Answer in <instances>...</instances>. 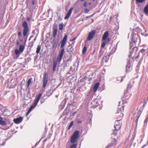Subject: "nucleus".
Returning a JSON list of instances; mask_svg holds the SVG:
<instances>
[{"instance_id": "37998d69", "label": "nucleus", "mask_w": 148, "mask_h": 148, "mask_svg": "<svg viewBox=\"0 0 148 148\" xmlns=\"http://www.w3.org/2000/svg\"><path fill=\"white\" fill-rule=\"evenodd\" d=\"M71 126H69L68 127V130H69L71 128Z\"/></svg>"}, {"instance_id": "49530a36", "label": "nucleus", "mask_w": 148, "mask_h": 148, "mask_svg": "<svg viewBox=\"0 0 148 148\" xmlns=\"http://www.w3.org/2000/svg\"><path fill=\"white\" fill-rule=\"evenodd\" d=\"M112 138V139H111V141H112V140L113 141V139L115 140H116V139H115L112 138Z\"/></svg>"}, {"instance_id": "09e8293b", "label": "nucleus", "mask_w": 148, "mask_h": 148, "mask_svg": "<svg viewBox=\"0 0 148 148\" xmlns=\"http://www.w3.org/2000/svg\"><path fill=\"white\" fill-rule=\"evenodd\" d=\"M16 44L17 45H19V42L18 41H17V42H16Z\"/></svg>"}, {"instance_id": "13d9d810", "label": "nucleus", "mask_w": 148, "mask_h": 148, "mask_svg": "<svg viewBox=\"0 0 148 148\" xmlns=\"http://www.w3.org/2000/svg\"><path fill=\"white\" fill-rule=\"evenodd\" d=\"M92 22H93V19H92Z\"/></svg>"}, {"instance_id": "c85d7f7f", "label": "nucleus", "mask_w": 148, "mask_h": 148, "mask_svg": "<svg viewBox=\"0 0 148 148\" xmlns=\"http://www.w3.org/2000/svg\"><path fill=\"white\" fill-rule=\"evenodd\" d=\"M63 27V25L62 24L61 25H59V29L60 30H62V29Z\"/></svg>"}, {"instance_id": "603ef678", "label": "nucleus", "mask_w": 148, "mask_h": 148, "mask_svg": "<svg viewBox=\"0 0 148 148\" xmlns=\"http://www.w3.org/2000/svg\"><path fill=\"white\" fill-rule=\"evenodd\" d=\"M76 112H74L73 113V115H74V114H76Z\"/></svg>"}, {"instance_id": "c9c22d12", "label": "nucleus", "mask_w": 148, "mask_h": 148, "mask_svg": "<svg viewBox=\"0 0 148 148\" xmlns=\"http://www.w3.org/2000/svg\"><path fill=\"white\" fill-rule=\"evenodd\" d=\"M22 34L21 32H19L18 33V36L20 37L21 36Z\"/></svg>"}, {"instance_id": "2f4dec72", "label": "nucleus", "mask_w": 148, "mask_h": 148, "mask_svg": "<svg viewBox=\"0 0 148 148\" xmlns=\"http://www.w3.org/2000/svg\"><path fill=\"white\" fill-rule=\"evenodd\" d=\"M82 121L79 119H77V122L78 124L80 123H82Z\"/></svg>"}, {"instance_id": "de8ad7c7", "label": "nucleus", "mask_w": 148, "mask_h": 148, "mask_svg": "<svg viewBox=\"0 0 148 148\" xmlns=\"http://www.w3.org/2000/svg\"><path fill=\"white\" fill-rule=\"evenodd\" d=\"M139 116H138V117H137V119H136V123H137V122H138V120L139 119Z\"/></svg>"}, {"instance_id": "ea45409f", "label": "nucleus", "mask_w": 148, "mask_h": 148, "mask_svg": "<svg viewBox=\"0 0 148 148\" xmlns=\"http://www.w3.org/2000/svg\"><path fill=\"white\" fill-rule=\"evenodd\" d=\"M87 5V3L86 2H85L84 4V6L85 7H86Z\"/></svg>"}, {"instance_id": "4468645a", "label": "nucleus", "mask_w": 148, "mask_h": 148, "mask_svg": "<svg viewBox=\"0 0 148 148\" xmlns=\"http://www.w3.org/2000/svg\"><path fill=\"white\" fill-rule=\"evenodd\" d=\"M116 140L114 139H113V140H112L111 142V143L107 147V148H110L111 147L113 146H115L116 145Z\"/></svg>"}, {"instance_id": "69168bd1", "label": "nucleus", "mask_w": 148, "mask_h": 148, "mask_svg": "<svg viewBox=\"0 0 148 148\" xmlns=\"http://www.w3.org/2000/svg\"><path fill=\"white\" fill-rule=\"evenodd\" d=\"M27 19H29V18H28Z\"/></svg>"}, {"instance_id": "2eb2a0df", "label": "nucleus", "mask_w": 148, "mask_h": 148, "mask_svg": "<svg viewBox=\"0 0 148 148\" xmlns=\"http://www.w3.org/2000/svg\"><path fill=\"white\" fill-rule=\"evenodd\" d=\"M99 83L97 82L96 83L94 86L93 88V90L94 92H96L97 89L99 86Z\"/></svg>"}, {"instance_id": "1a4fd4ad", "label": "nucleus", "mask_w": 148, "mask_h": 148, "mask_svg": "<svg viewBox=\"0 0 148 148\" xmlns=\"http://www.w3.org/2000/svg\"><path fill=\"white\" fill-rule=\"evenodd\" d=\"M48 79V77L46 74H45L43 76V87L44 88L45 87L47 84Z\"/></svg>"}, {"instance_id": "423d86ee", "label": "nucleus", "mask_w": 148, "mask_h": 148, "mask_svg": "<svg viewBox=\"0 0 148 148\" xmlns=\"http://www.w3.org/2000/svg\"><path fill=\"white\" fill-rule=\"evenodd\" d=\"M95 33L96 31L95 30H92L90 32L87 38V40H91L95 35Z\"/></svg>"}, {"instance_id": "c756f323", "label": "nucleus", "mask_w": 148, "mask_h": 148, "mask_svg": "<svg viewBox=\"0 0 148 148\" xmlns=\"http://www.w3.org/2000/svg\"><path fill=\"white\" fill-rule=\"evenodd\" d=\"M42 94L41 93H40L38 95V102L39 101V100L40 98V97L41 96Z\"/></svg>"}, {"instance_id": "3c124183", "label": "nucleus", "mask_w": 148, "mask_h": 148, "mask_svg": "<svg viewBox=\"0 0 148 148\" xmlns=\"http://www.w3.org/2000/svg\"><path fill=\"white\" fill-rule=\"evenodd\" d=\"M127 94V93L125 92V93L124 96H125Z\"/></svg>"}, {"instance_id": "0eeeda50", "label": "nucleus", "mask_w": 148, "mask_h": 148, "mask_svg": "<svg viewBox=\"0 0 148 148\" xmlns=\"http://www.w3.org/2000/svg\"><path fill=\"white\" fill-rule=\"evenodd\" d=\"M68 37V35L66 34H65L62 40L61 41V45L60 46L61 48H64L63 47L65 46L66 41Z\"/></svg>"}, {"instance_id": "f8f14e48", "label": "nucleus", "mask_w": 148, "mask_h": 148, "mask_svg": "<svg viewBox=\"0 0 148 148\" xmlns=\"http://www.w3.org/2000/svg\"><path fill=\"white\" fill-rule=\"evenodd\" d=\"M73 10V8H71L69 10L66 15L64 17L65 19L66 20V19H68L69 18V17L71 15V12H72Z\"/></svg>"}, {"instance_id": "864d4df0", "label": "nucleus", "mask_w": 148, "mask_h": 148, "mask_svg": "<svg viewBox=\"0 0 148 148\" xmlns=\"http://www.w3.org/2000/svg\"><path fill=\"white\" fill-rule=\"evenodd\" d=\"M145 146H146V145H144V146H143L142 147V148H144V147H145Z\"/></svg>"}, {"instance_id": "9b49d317", "label": "nucleus", "mask_w": 148, "mask_h": 148, "mask_svg": "<svg viewBox=\"0 0 148 148\" xmlns=\"http://www.w3.org/2000/svg\"><path fill=\"white\" fill-rule=\"evenodd\" d=\"M97 99H95L91 102L92 106L94 108H96L98 106V101Z\"/></svg>"}, {"instance_id": "7ed1b4c3", "label": "nucleus", "mask_w": 148, "mask_h": 148, "mask_svg": "<svg viewBox=\"0 0 148 148\" xmlns=\"http://www.w3.org/2000/svg\"><path fill=\"white\" fill-rule=\"evenodd\" d=\"M23 27L24 28L23 30V36H25L27 34V33L29 31V29L28 28L27 23L26 21H24L22 25Z\"/></svg>"}, {"instance_id": "a211bd4d", "label": "nucleus", "mask_w": 148, "mask_h": 148, "mask_svg": "<svg viewBox=\"0 0 148 148\" xmlns=\"http://www.w3.org/2000/svg\"><path fill=\"white\" fill-rule=\"evenodd\" d=\"M130 68V60H128L127 62V64L126 66V72L129 71V69Z\"/></svg>"}, {"instance_id": "c03bdc74", "label": "nucleus", "mask_w": 148, "mask_h": 148, "mask_svg": "<svg viewBox=\"0 0 148 148\" xmlns=\"http://www.w3.org/2000/svg\"><path fill=\"white\" fill-rule=\"evenodd\" d=\"M71 126H69L68 127V130H69L71 128Z\"/></svg>"}, {"instance_id": "e433bc0d", "label": "nucleus", "mask_w": 148, "mask_h": 148, "mask_svg": "<svg viewBox=\"0 0 148 148\" xmlns=\"http://www.w3.org/2000/svg\"><path fill=\"white\" fill-rule=\"evenodd\" d=\"M73 121H71L69 126H71V127H72L73 125Z\"/></svg>"}, {"instance_id": "412c9836", "label": "nucleus", "mask_w": 148, "mask_h": 148, "mask_svg": "<svg viewBox=\"0 0 148 148\" xmlns=\"http://www.w3.org/2000/svg\"><path fill=\"white\" fill-rule=\"evenodd\" d=\"M77 139V138L72 136L71 140V142L72 143H75Z\"/></svg>"}, {"instance_id": "72a5a7b5", "label": "nucleus", "mask_w": 148, "mask_h": 148, "mask_svg": "<svg viewBox=\"0 0 148 148\" xmlns=\"http://www.w3.org/2000/svg\"><path fill=\"white\" fill-rule=\"evenodd\" d=\"M84 12L86 13H87L89 12V10L87 8L85 9L84 10Z\"/></svg>"}, {"instance_id": "e2e57ef3", "label": "nucleus", "mask_w": 148, "mask_h": 148, "mask_svg": "<svg viewBox=\"0 0 148 148\" xmlns=\"http://www.w3.org/2000/svg\"><path fill=\"white\" fill-rule=\"evenodd\" d=\"M37 143H36V144L35 145H37Z\"/></svg>"}, {"instance_id": "39448f33", "label": "nucleus", "mask_w": 148, "mask_h": 148, "mask_svg": "<svg viewBox=\"0 0 148 148\" xmlns=\"http://www.w3.org/2000/svg\"><path fill=\"white\" fill-rule=\"evenodd\" d=\"M121 119L117 120L115 121L114 127L116 131H118L121 128Z\"/></svg>"}, {"instance_id": "b1692460", "label": "nucleus", "mask_w": 148, "mask_h": 148, "mask_svg": "<svg viewBox=\"0 0 148 148\" xmlns=\"http://www.w3.org/2000/svg\"><path fill=\"white\" fill-rule=\"evenodd\" d=\"M32 78H31L30 79H29L27 81V87L28 88L29 87V85H30V83L32 81Z\"/></svg>"}, {"instance_id": "dca6fc26", "label": "nucleus", "mask_w": 148, "mask_h": 148, "mask_svg": "<svg viewBox=\"0 0 148 148\" xmlns=\"http://www.w3.org/2000/svg\"><path fill=\"white\" fill-rule=\"evenodd\" d=\"M79 131H76L73 133V135L72 136L77 138L79 136Z\"/></svg>"}, {"instance_id": "6e6d98bb", "label": "nucleus", "mask_w": 148, "mask_h": 148, "mask_svg": "<svg viewBox=\"0 0 148 148\" xmlns=\"http://www.w3.org/2000/svg\"><path fill=\"white\" fill-rule=\"evenodd\" d=\"M58 95H56L55 96L57 98L58 97Z\"/></svg>"}, {"instance_id": "5fc2aeb1", "label": "nucleus", "mask_w": 148, "mask_h": 148, "mask_svg": "<svg viewBox=\"0 0 148 148\" xmlns=\"http://www.w3.org/2000/svg\"><path fill=\"white\" fill-rule=\"evenodd\" d=\"M139 56V55H138V56H137V57L136 58H138V56Z\"/></svg>"}, {"instance_id": "bb28decb", "label": "nucleus", "mask_w": 148, "mask_h": 148, "mask_svg": "<svg viewBox=\"0 0 148 148\" xmlns=\"http://www.w3.org/2000/svg\"><path fill=\"white\" fill-rule=\"evenodd\" d=\"M77 147L76 144H74L71 146L70 148H77Z\"/></svg>"}, {"instance_id": "cd10ccee", "label": "nucleus", "mask_w": 148, "mask_h": 148, "mask_svg": "<svg viewBox=\"0 0 148 148\" xmlns=\"http://www.w3.org/2000/svg\"><path fill=\"white\" fill-rule=\"evenodd\" d=\"M136 2L140 3H142L144 2L145 0H136Z\"/></svg>"}, {"instance_id": "052dcab7", "label": "nucleus", "mask_w": 148, "mask_h": 148, "mask_svg": "<svg viewBox=\"0 0 148 148\" xmlns=\"http://www.w3.org/2000/svg\"><path fill=\"white\" fill-rule=\"evenodd\" d=\"M86 18H89V17H88V16H87Z\"/></svg>"}, {"instance_id": "473e14b6", "label": "nucleus", "mask_w": 148, "mask_h": 148, "mask_svg": "<svg viewBox=\"0 0 148 148\" xmlns=\"http://www.w3.org/2000/svg\"><path fill=\"white\" fill-rule=\"evenodd\" d=\"M40 49V46L38 45V53L39 52Z\"/></svg>"}, {"instance_id": "f3484780", "label": "nucleus", "mask_w": 148, "mask_h": 148, "mask_svg": "<svg viewBox=\"0 0 148 148\" xmlns=\"http://www.w3.org/2000/svg\"><path fill=\"white\" fill-rule=\"evenodd\" d=\"M3 119L0 116V125H5L7 123L5 121H3Z\"/></svg>"}, {"instance_id": "58836bf2", "label": "nucleus", "mask_w": 148, "mask_h": 148, "mask_svg": "<svg viewBox=\"0 0 148 148\" xmlns=\"http://www.w3.org/2000/svg\"><path fill=\"white\" fill-rule=\"evenodd\" d=\"M132 51H130V54L129 55V57L130 58L131 55L132 54Z\"/></svg>"}, {"instance_id": "393cba45", "label": "nucleus", "mask_w": 148, "mask_h": 148, "mask_svg": "<svg viewBox=\"0 0 148 148\" xmlns=\"http://www.w3.org/2000/svg\"><path fill=\"white\" fill-rule=\"evenodd\" d=\"M87 50V47L86 46H84V47L83 50H82V53L84 54L85 53Z\"/></svg>"}, {"instance_id": "5701e85b", "label": "nucleus", "mask_w": 148, "mask_h": 148, "mask_svg": "<svg viewBox=\"0 0 148 148\" xmlns=\"http://www.w3.org/2000/svg\"><path fill=\"white\" fill-rule=\"evenodd\" d=\"M52 47L54 48L56 46V40L55 39H53L52 41Z\"/></svg>"}, {"instance_id": "338daca9", "label": "nucleus", "mask_w": 148, "mask_h": 148, "mask_svg": "<svg viewBox=\"0 0 148 148\" xmlns=\"http://www.w3.org/2000/svg\"><path fill=\"white\" fill-rule=\"evenodd\" d=\"M89 4L90 5V3H89Z\"/></svg>"}, {"instance_id": "f257e3e1", "label": "nucleus", "mask_w": 148, "mask_h": 148, "mask_svg": "<svg viewBox=\"0 0 148 148\" xmlns=\"http://www.w3.org/2000/svg\"><path fill=\"white\" fill-rule=\"evenodd\" d=\"M64 51V48L62 49L59 54V58L57 60L55 59L53 60V71H55L56 68L57 62H58L59 63L60 62L63 56Z\"/></svg>"}, {"instance_id": "9d476101", "label": "nucleus", "mask_w": 148, "mask_h": 148, "mask_svg": "<svg viewBox=\"0 0 148 148\" xmlns=\"http://www.w3.org/2000/svg\"><path fill=\"white\" fill-rule=\"evenodd\" d=\"M23 119L22 117H20L19 118L15 119H14V121L16 124H18L22 122Z\"/></svg>"}, {"instance_id": "20e7f679", "label": "nucleus", "mask_w": 148, "mask_h": 148, "mask_svg": "<svg viewBox=\"0 0 148 148\" xmlns=\"http://www.w3.org/2000/svg\"><path fill=\"white\" fill-rule=\"evenodd\" d=\"M37 104V97H36L35 99V102L34 104L32 105L27 112L26 113V116H27L30 113L31 111L34 109Z\"/></svg>"}, {"instance_id": "79ce46f5", "label": "nucleus", "mask_w": 148, "mask_h": 148, "mask_svg": "<svg viewBox=\"0 0 148 148\" xmlns=\"http://www.w3.org/2000/svg\"><path fill=\"white\" fill-rule=\"evenodd\" d=\"M133 49H136V50H137V48L136 47H135L133 48Z\"/></svg>"}, {"instance_id": "f03ea898", "label": "nucleus", "mask_w": 148, "mask_h": 148, "mask_svg": "<svg viewBox=\"0 0 148 148\" xmlns=\"http://www.w3.org/2000/svg\"><path fill=\"white\" fill-rule=\"evenodd\" d=\"M108 32H105L103 35V37L102 38V40L103 41L101 44V47L104 48L106 44L108 43L110 41V38H108Z\"/></svg>"}, {"instance_id": "4be33fe9", "label": "nucleus", "mask_w": 148, "mask_h": 148, "mask_svg": "<svg viewBox=\"0 0 148 148\" xmlns=\"http://www.w3.org/2000/svg\"><path fill=\"white\" fill-rule=\"evenodd\" d=\"M57 29H54L53 31V36L55 37L57 33Z\"/></svg>"}, {"instance_id": "4c0bfd02", "label": "nucleus", "mask_w": 148, "mask_h": 148, "mask_svg": "<svg viewBox=\"0 0 148 148\" xmlns=\"http://www.w3.org/2000/svg\"><path fill=\"white\" fill-rule=\"evenodd\" d=\"M76 37L72 39H70V41H73L75 40L76 39Z\"/></svg>"}, {"instance_id": "6e6552de", "label": "nucleus", "mask_w": 148, "mask_h": 148, "mask_svg": "<svg viewBox=\"0 0 148 148\" xmlns=\"http://www.w3.org/2000/svg\"><path fill=\"white\" fill-rule=\"evenodd\" d=\"M137 38L136 37V34L134 33L133 32H132L131 34V40L132 42V43H135L137 41Z\"/></svg>"}, {"instance_id": "0e129e2a", "label": "nucleus", "mask_w": 148, "mask_h": 148, "mask_svg": "<svg viewBox=\"0 0 148 148\" xmlns=\"http://www.w3.org/2000/svg\"><path fill=\"white\" fill-rule=\"evenodd\" d=\"M36 52L37 53V49L36 50Z\"/></svg>"}, {"instance_id": "a18cd8bd", "label": "nucleus", "mask_w": 148, "mask_h": 148, "mask_svg": "<svg viewBox=\"0 0 148 148\" xmlns=\"http://www.w3.org/2000/svg\"><path fill=\"white\" fill-rule=\"evenodd\" d=\"M93 15H94V14H92V15H91L88 16V17H90V18L92 16H93Z\"/></svg>"}, {"instance_id": "6ab92c4d", "label": "nucleus", "mask_w": 148, "mask_h": 148, "mask_svg": "<svg viewBox=\"0 0 148 148\" xmlns=\"http://www.w3.org/2000/svg\"><path fill=\"white\" fill-rule=\"evenodd\" d=\"M144 12L146 15L148 14V4L147 5L145 6L144 9Z\"/></svg>"}, {"instance_id": "a878e982", "label": "nucleus", "mask_w": 148, "mask_h": 148, "mask_svg": "<svg viewBox=\"0 0 148 148\" xmlns=\"http://www.w3.org/2000/svg\"><path fill=\"white\" fill-rule=\"evenodd\" d=\"M20 52V51L19 50H18V49H16L15 50V54L16 55L18 54Z\"/></svg>"}, {"instance_id": "680f3d73", "label": "nucleus", "mask_w": 148, "mask_h": 148, "mask_svg": "<svg viewBox=\"0 0 148 148\" xmlns=\"http://www.w3.org/2000/svg\"><path fill=\"white\" fill-rule=\"evenodd\" d=\"M143 107H145V105H143Z\"/></svg>"}, {"instance_id": "bf43d9fd", "label": "nucleus", "mask_w": 148, "mask_h": 148, "mask_svg": "<svg viewBox=\"0 0 148 148\" xmlns=\"http://www.w3.org/2000/svg\"><path fill=\"white\" fill-rule=\"evenodd\" d=\"M122 80H123V79H122V78L121 82H122Z\"/></svg>"}, {"instance_id": "8fccbe9b", "label": "nucleus", "mask_w": 148, "mask_h": 148, "mask_svg": "<svg viewBox=\"0 0 148 148\" xmlns=\"http://www.w3.org/2000/svg\"><path fill=\"white\" fill-rule=\"evenodd\" d=\"M116 134V133H113L112 134V135H114V136L115 135V134Z\"/></svg>"}, {"instance_id": "a19ab883", "label": "nucleus", "mask_w": 148, "mask_h": 148, "mask_svg": "<svg viewBox=\"0 0 148 148\" xmlns=\"http://www.w3.org/2000/svg\"><path fill=\"white\" fill-rule=\"evenodd\" d=\"M35 3V1H34V0H33L32 1V4L33 5H34Z\"/></svg>"}, {"instance_id": "4d7b16f0", "label": "nucleus", "mask_w": 148, "mask_h": 148, "mask_svg": "<svg viewBox=\"0 0 148 148\" xmlns=\"http://www.w3.org/2000/svg\"><path fill=\"white\" fill-rule=\"evenodd\" d=\"M85 0H81V1H84Z\"/></svg>"}, {"instance_id": "f704fd0d", "label": "nucleus", "mask_w": 148, "mask_h": 148, "mask_svg": "<svg viewBox=\"0 0 148 148\" xmlns=\"http://www.w3.org/2000/svg\"><path fill=\"white\" fill-rule=\"evenodd\" d=\"M145 51V49H142L141 50H140L139 53L140 52H144Z\"/></svg>"}, {"instance_id": "774afa93", "label": "nucleus", "mask_w": 148, "mask_h": 148, "mask_svg": "<svg viewBox=\"0 0 148 148\" xmlns=\"http://www.w3.org/2000/svg\"><path fill=\"white\" fill-rule=\"evenodd\" d=\"M93 1H94V0H93Z\"/></svg>"}, {"instance_id": "aec40b11", "label": "nucleus", "mask_w": 148, "mask_h": 148, "mask_svg": "<svg viewBox=\"0 0 148 148\" xmlns=\"http://www.w3.org/2000/svg\"><path fill=\"white\" fill-rule=\"evenodd\" d=\"M25 46L23 45H21L19 46V50L21 52H22L25 48Z\"/></svg>"}, {"instance_id": "7c9ffc66", "label": "nucleus", "mask_w": 148, "mask_h": 148, "mask_svg": "<svg viewBox=\"0 0 148 148\" xmlns=\"http://www.w3.org/2000/svg\"><path fill=\"white\" fill-rule=\"evenodd\" d=\"M148 121V115L147 116V117L144 121V124H147Z\"/></svg>"}, {"instance_id": "ddd939ff", "label": "nucleus", "mask_w": 148, "mask_h": 148, "mask_svg": "<svg viewBox=\"0 0 148 148\" xmlns=\"http://www.w3.org/2000/svg\"><path fill=\"white\" fill-rule=\"evenodd\" d=\"M124 108L123 107H122L120 108L117 111V112L116 113H119V116H121L120 118H121L123 116V114L122 113V112L123 111Z\"/></svg>"}]
</instances>
